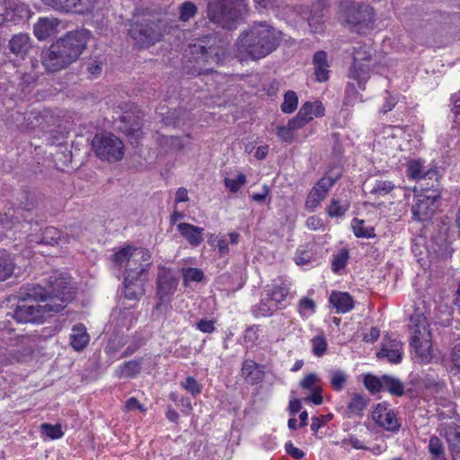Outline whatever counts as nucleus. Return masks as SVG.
I'll return each mask as SVG.
<instances>
[{
    "instance_id": "obj_6",
    "label": "nucleus",
    "mask_w": 460,
    "mask_h": 460,
    "mask_svg": "<svg viewBox=\"0 0 460 460\" xmlns=\"http://www.w3.org/2000/svg\"><path fill=\"white\" fill-rule=\"evenodd\" d=\"M375 65L376 59L373 58V49L370 46L364 44L354 48L353 63L349 71V77L358 82L359 90L366 89L365 84Z\"/></svg>"
},
{
    "instance_id": "obj_59",
    "label": "nucleus",
    "mask_w": 460,
    "mask_h": 460,
    "mask_svg": "<svg viewBox=\"0 0 460 460\" xmlns=\"http://www.w3.org/2000/svg\"><path fill=\"white\" fill-rule=\"evenodd\" d=\"M302 107H306V113L304 115L307 117V119L310 121L313 119L314 116L319 117L323 116L324 112V108L320 102H306L303 104Z\"/></svg>"
},
{
    "instance_id": "obj_64",
    "label": "nucleus",
    "mask_w": 460,
    "mask_h": 460,
    "mask_svg": "<svg viewBox=\"0 0 460 460\" xmlns=\"http://www.w3.org/2000/svg\"><path fill=\"white\" fill-rule=\"evenodd\" d=\"M136 318L133 312L128 309L120 310L119 321L123 327L128 330L132 326Z\"/></svg>"
},
{
    "instance_id": "obj_54",
    "label": "nucleus",
    "mask_w": 460,
    "mask_h": 460,
    "mask_svg": "<svg viewBox=\"0 0 460 460\" xmlns=\"http://www.w3.org/2000/svg\"><path fill=\"white\" fill-rule=\"evenodd\" d=\"M311 344H312V351L314 356L320 358L325 354V352L327 350L328 343L323 335L314 336L311 340Z\"/></svg>"
},
{
    "instance_id": "obj_21",
    "label": "nucleus",
    "mask_w": 460,
    "mask_h": 460,
    "mask_svg": "<svg viewBox=\"0 0 460 460\" xmlns=\"http://www.w3.org/2000/svg\"><path fill=\"white\" fill-rule=\"evenodd\" d=\"M33 43L28 33L20 32L11 37L7 48L15 58L23 60L33 49Z\"/></svg>"
},
{
    "instance_id": "obj_25",
    "label": "nucleus",
    "mask_w": 460,
    "mask_h": 460,
    "mask_svg": "<svg viewBox=\"0 0 460 460\" xmlns=\"http://www.w3.org/2000/svg\"><path fill=\"white\" fill-rule=\"evenodd\" d=\"M241 374L249 385L261 383L264 378V372L261 366L252 359H245L243 363Z\"/></svg>"
},
{
    "instance_id": "obj_5",
    "label": "nucleus",
    "mask_w": 460,
    "mask_h": 460,
    "mask_svg": "<svg viewBox=\"0 0 460 460\" xmlns=\"http://www.w3.org/2000/svg\"><path fill=\"white\" fill-rule=\"evenodd\" d=\"M245 6L244 0H208L207 16L217 26L233 30L242 18Z\"/></svg>"
},
{
    "instance_id": "obj_62",
    "label": "nucleus",
    "mask_w": 460,
    "mask_h": 460,
    "mask_svg": "<svg viewBox=\"0 0 460 460\" xmlns=\"http://www.w3.org/2000/svg\"><path fill=\"white\" fill-rule=\"evenodd\" d=\"M319 382H320V379L317 376V375L311 373V374L305 376L301 380L300 385L302 388L311 391V390L320 387V385H318Z\"/></svg>"
},
{
    "instance_id": "obj_52",
    "label": "nucleus",
    "mask_w": 460,
    "mask_h": 460,
    "mask_svg": "<svg viewBox=\"0 0 460 460\" xmlns=\"http://www.w3.org/2000/svg\"><path fill=\"white\" fill-rule=\"evenodd\" d=\"M315 302L308 297H302L298 302V312L303 318H309L315 313Z\"/></svg>"
},
{
    "instance_id": "obj_61",
    "label": "nucleus",
    "mask_w": 460,
    "mask_h": 460,
    "mask_svg": "<svg viewBox=\"0 0 460 460\" xmlns=\"http://www.w3.org/2000/svg\"><path fill=\"white\" fill-rule=\"evenodd\" d=\"M181 386L194 397L199 394L202 390V385L192 376H188Z\"/></svg>"
},
{
    "instance_id": "obj_2",
    "label": "nucleus",
    "mask_w": 460,
    "mask_h": 460,
    "mask_svg": "<svg viewBox=\"0 0 460 460\" xmlns=\"http://www.w3.org/2000/svg\"><path fill=\"white\" fill-rule=\"evenodd\" d=\"M23 206L21 208H9L4 214H0V226L4 228H11L15 223H20L18 215L23 217L22 223V228L23 233L26 234V241L30 245L32 244H46V245H56L62 242H67L62 233L53 226L46 227L40 234L38 233L39 225L37 222H32L31 219H28V216L23 215V212L29 213L35 207V200L32 195L25 193V202H22Z\"/></svg>"
},
{
    "instance_id": "obj_55",
    "label": "nucleus",
    "mask_w": 460,
    "mask_h": 460,
    "mask_svg": "<svg viewBox=\"0 0 460 460\" xmlns=\"http://www.w3.org/2000/svg\"><path fill=\"white\" fill-rule=\"evenodd\" d=\"M40 431L42 435H45L51 439H58L64 436L61 426L58 424L52 425L49 423H43L40 425Z\"/></svg>"
},
{
    "instance_id": "obj_30",
    "label": "nucleus",
    "mask_w": 460,
    "mask_h": 460,
    "mask_svg": "<svg viewBox=\"0 0 460 460\" xmlns=\"http://www.w3.org/2000/svg\"><path fill=\"white\" fill-rule=\"evenodd\" d=\"M90 336L83 323L73 326L70 334V345L76 351L83 350L89 343Z\"/></svg>"
},
{
    "instance_id": "obj_24",
    "label": "nucleus",
    "mask_w": 460,
    "mask_h": 460,
    "mask_svg": "<svg viewBox=\"0 0 460 460\" xmlns=\"http://www.w3.org/2000/svg\"><path fill=\"white\" fill-rule=\"evenodd\" d=\"M411 343H418L420 341L429 339V332H427V319L422 314H415L411 316Z\"/></svg>"
},
{
    "instance_id": "obj_48",
    "label": "nucleus",
    "mask_w": 460,
    "mask_h": 460,
    "mask_svg": "<svg viewBox=\"0 0 460 460\" xmlns=\"http://www.w3.org/2000/svg\"><path fill=\"white\" fill-rule=\"evenodd\" d=\"M349 208V203L348 201L341 202L337 199H332L330 205L327 208V213L331 217H341Z\"/></svg>"
},
{
    "instance_id": "obj_36",
    "label": "nucleus",
    "mask_w": 460,
    "mask_h": 460,
    "mask_svg": "<svg viewBox=\"0 0 460 460\" xmlns=\"http://www.w3.org/2000/svg\"><path fill=\"white\" fill-rule=\"evenodd\" d=\"M142 358L133 359L121 364L116 370L119 377L132 378L137 376L141 370Z\"/></svg>"
},
{
    "instance_id": "obj_8",
    "label": "nucleus",
    "mask_w": 460,
    "mask_h": 460,
    "mask_svg": "<svg viewBox=\"0 0 460 460\" xmlns=\"http://www.w3.org/2000/svg\"><path fill=\"white\" fill-rule=\"evenodd\" d=\"M92 146L100 159L110 163L119 161L124 155L123 142L111 133L96 134Z\"/></svg>"
},
{
    "instance_id": "obj_4",
    "label": "nucleus",
    "mask_w": 460,
    "mask_h": 460,
    "mask_svg": "<svg viewBox=\"0 0 460 460\" xmlns=\"http://www.w3.org/2000/svg\"><path fill=\"white\" fill-rule=\"evenodd\" d=\"M13 310L7 304L0 305V353L6 358L9 362L20 361L29 353L25 347L27 338L20 335H13L12 314Z\"/></svg>"
},
{
    "instance_id": "obj_56",
    "label": "nucleus",
    "mask_w": 460,
    "mask_h": 460,
    "mask_svg": "<svg viewBox=\"0 0 460 460\" xmlns=\"http://www.w3.org/2000/svg\"><path fill=\"white\" fill-rule=\"evenodd\" d=\"M224 182L231 192L235 193L246 183V177L243 173H239L235 178H225Z\"/></svg>"
},
{
    "instance_id": "obj_46",
    "label": "nucleus",
    "mask_w": 460,
    "mask_h": 460,
    "mask_svg": "<svg viewBox=\"0 0 460 460\" xmlns=\"http://www.w3.org/2000/svg\"><path fill=\"white\" fill-rule=\"evenodd\" d=\"M151 265L150 259H140L139 261H135L132 263V270H128L125 268L126 276H129L131 273L137 275V279H146V271L149 266Z\"/></svg>"
},
{
    "instance_id": "obj_13",
    "label": "nucleus",
    "mask_w": 460,
    "mask_h": 460,
    "mask_svg": "<svg viewBox=\"0 0 460 460\" xmlns=\"http://www.w3.org/2000/svg\"><path fill=\"white\" fill-rule=\"evenodd\" d=\"M438 198L439 194L435 190L431 194L424 193L415 196L414 203L411 208L412 218L419 222L429 221L437 210Z\"/></svg>"
},
{
    "instance_id": "obj_7",
    "label": "nucleus",
    "mask_w": 460,
    "mask_h": 460,
    "mask_svg": "<svg viewBox=\"0 0 460 460\" xmlns=\"http://www.w3.org/2000/svg\"><path fill=\"white\" fill-rule=\"evenodd\" d=\"M46 290L44 300L51 304L66 305L74 298V288L70 279L63 273L52 272L47 280V286L42 287Z\"/></svg>"
},
{
    "instance_id": "obj_51",
    "label": "nucleus",
    "mask_w": 460,
    "mask_h": 460,
    "mask_svg": "<svg viewBox=\"0 0 460 460\" xmlns=\"http://www.w3.org/2000/svg\"><path fill=\"white\" fill-rule=\"evenodd\" d=\"M364 385L371 393L376 394L383 391V376L377 377L372 374H367L364 377Z\"/></svg>"
},
{
    "instance_id": "obj_15",
    "label": "nucleus",
    "mask_w": 460,
    "mask_h": 460,
    "mask_svg": "<svg viewBox=\"0 0 460 460\" xmlns=\"http://www.w3.org/2000/svg\"><path fill=\"white\" fill-rule=\"evenodd\" d=\"M128 33L140 48L154 45L162 36L160 29L155 22H136L130 26Z\"/></svg>"
},
{
    "instance_id": "obj_63",
    "label": "nucleus",
    "mask_w": 460,
    "mask_h": 460,
    "mask_svg": "<svg viewBox=\"0 0 460 460\" xmlns=\"http://www.w3.org/2000/svg\"><path fill=\"white\" fill-rule=\"evenodd\" d=\"M86 71L93 76L99 75L102 70V59H90L85 63Z\"/></svg>"
},
{
    "instance_id": "obj_14",
    "label": "nucleus",
    "mask_w": 460,
    "mask_h": 460,
    "mask_svg": "<svg viewBox=\"0 0 460 460\" xmlns=\"http://www.w3.org/2000/svg\"><path fill=\"white\" fill-rule=\"evenodd\" d=\"M41 2L54 11L65 14L92 13L97 4V0H41Z\"/></svg>"
},
{
    "instance_id": "obj_40",
    "label": "nucleus",
    "mask_w": 460,
    "mask_h": 460,
    "mask_svg": "<svg viewBox=\"0 0 460 460\" xmlns=\"http://www.w3.org/2000/svg\"><path fill=\"white\" fill-rule=\"evenodd\" d=\"M280 307L277 305V303L272 302L270 297L263 298L261 302L256 305L253 308V314L259 316H270Z\"/></svg>"
},
{
    "instance_id": "obj_10",
    "label": "nucleus",
    "mask_w": 460,
    "mask_h": 460,
    "mask_svg": "<svg viewBox=\"0 0 460 460\" xmlns=\"http://www.w3.org/2000/svg\"><path fill=\"white\" fill-rule=\"evenodd\" d=\"M189 62L193 63L192 66L186 65L185 68L188 73L193 75H199L208 73L211 71L210 68L204 66L205 64L208 63L210 59H217V53L212 47H205L200 44H194L189 48Z\"/></svg>"
},
{
    "instance_id": "obj_29",
    "label": "nucleus",
    "mask_w": 460,
    "mask_h": 460,
    "mask_svg": "<svg viewBox=\"0 0 460 460\" xmlns=\"http://www.w3.org/2000/svg\"><path fill=\"white\" fill-rule=\"evenodd\" d=\"M327 3L328 0H315L312 5L307 20L312 31L314 33L320 32L323 30V10Z\"/></svg>"
},
{
    "instance_id": "obj_23",
    "label": "nucleus",
    "mask_w": 460,
    "mask_h": 460,
    "mask_svg": "<svg viewBox=\"0 0 460 460\" xmlns=\"http://www.w3.org/2000/svg\"><path fill=\"white\" fill-rule=\"evenodd\" d=\"M60 21L55 17H40L33 26V32L39 40H45L58 32Z\"/></svg>"
},
{
    "instance_id": "obj_26",
    "label": "nucleus",
    "mask_w": 460,
    "mask_h": 460,
    "mask_svg": "<svg viewBox=\"0 0 460 460\" xmlns=\"http://www.w3.org/2000/svg\"><path fill=\"white\" fill-rule=\"evenodd\" d=\"M329 303L335 308L337 314H346L354 308L353 297L348 292L332 291Z\"/></svg>"
},
{
    "instance_id": "obj_31",
    "label": "nucleus",
    "mask_w": 460,
    "mask_h": 460,
    "mask_svg": "<svg viewBox=\"0 0 460 460\" xmlns=\"http://www.w3.org/2000/svg\"><path fill=\"white\" fill-rule=\"evenodd\" d=\"M146 279H137V275L130 274L129 276H125L124 278V286L125 291L124 295L127 299L129 300H137L139 299L142 294V286Z\"/></svg>"
},
{
    "instance_id": "obj_16",
    "label": "nucleus",
    "mask_w": 460,
    "mask_h": 460,
    "mask_svg": "<svg viewBox=\"0 0 460 460\" xmlns=\"http://www.w3.org/2000/svg\"><path fill=\"white\" fill-rule=\"evenodd\" d=\"M73 62L58 40L50 45L42 57V65L49 72L64 69Z\"/></svg>"
},
{
    "instance_id": "obj_43",
    "label": "nucleus",
    "mask_w": 460,
    "mask_h": 460,
    "mask_svg": "<svg viewBox=\"0 0 460 460\" xmlns=\"http://www.w3.org/2000/svg\"><path fill=\"white\" fill-rule=\"evenodd\" d=\"M14 270V262L11 256L5 252H0V281H4L12 276Z\"/></svg>"
},
{
    "instance_id": "obj_50",
    "label": "nucleus",
    "mask_w": 460,
    "mask_h": 460,
    "mask_svg": "<svg viewBox=\"0 0 460 460\" xmlns=\"http://www.w3.org/2000/svg\"><path fill=\"white\" fill-rule=\"evenodd\" d=\"M198 13L195 4L190 1L183 2L179 6V20L181 22H188L193 18Z\"/></svg>"
},
{
    "instance_id": "obj_35",
    "label": "nucleus",
    "mask_w": 460,
    "mask_h": 460,
    "mask_svg": "<svg viewBox=\"0 0 460 460\" xmlns=\"http://www.w3.org/2000/svg\"><path fill=\"white\" fill-rule=\"evenodd\" d=\"M349 378V374L341 368H332L329 370L330 385L335 392L342 391Z\"/></svg>"
},
{
    "instance_id": "obj_11",
    "label": "nucleus",
    "mask_w": 460,
    "mask_h": 460,
    "mask_svg": "<svg viewBox=\"0 0 460 460\" xmlns=\"http://www.w3.org/2000/svg\"><path fill=\"white\" fill-rule=\"evenodd\" d=\"M344 21L353 27H357L358 32L365 29H370L374 21V10L367 4L352 3L344 9Z\"/></svg>"
},
{
    "instance_id": "obj_53",
    "label": "nucleus",
    "mask_w": 460,
    "mask_h": 460,
    "mask_svg": "<svg viewBox=\"0 0 460 460\" xmlns=\"http://www.w3.org/2000/svg\"><path fill=\"white\" fill-rule=\"evenodd\" d=\"M298 98L293 91H288L284 95V102L281 104V111L284 113H292L297 107Z\"/></svg>"
},
{
    "instance_id": "obj_57",
    "label": "nucleus",
    "mask_w": 460,
    "mask_h": 460,
    "mask_svg": "<svg viewBox=\"0 0 460 460\" xmlns=\"http://www.w3.org/2000/svg\"><path fill=\"white\" fill-rule=\"evenodd\" d=\"M182 276L184 284L189 282H200L204 278V273L201 270L197 268L182 269Z\"/></svg>"
},
{
    "instance_id": "obj_19",
    "label": "nucleus",
    "mask_w": 460,
    "mask_h": 460,
    "mask_svg": "<svg viewBox=\"0 0 460 460\" xmlns=\"http://www.w3.org/2000/svg\"><path fill=\"white\" fill-rule=\"evenodd\" d=\"M140 259H151L149 251L143 248H135L132 245L119 248L111 256V261L115 266L119 268L125 266L128 270H132V263Z\"/></svg>"
},
{
    "instance_id": "obj_12",
    "label": "nucleus",
    "mask_w": 460,
    "mask_h": 460,
    "mask_svg": "<svg viewBox=\"0 0 460 460\" xmlns=\"http://www.w3.org/2000/svg\"><path fill=\"white\" fill-rule=\"evenodd\" d=\"M90 31L86 29H79L68 31L63 38L58 40L68 57L75 61L83 53L90 39Z\"/></svg>"
},
{
    "instance_id": "obj_38",
    "label": "nucleus",
    "mask_w": 460,
    "mask_h": 460,
    "mask_svg": "<svg viewBox=\"0 0 460 460\" xmlns=\"http://www.w3.org/2000/svg\"><path fill=\"white\" fill-rule=\"evenodd\" d=\"M369 399L363 394L354 393L347 409L350 414L360 416L368 404Z\"/></svg>"
},
{
    "instance_id": "obj_17",
    "label": "nucleus",
    "mask_w": 460,
    "mask_h": 460,
    "mask_svg": "<svg viewBox=\"0 0 460 460\" xmlns=\"http://www.w3.org/2000/svg\"><path fill=\"white\" fill-rule=\"evenodd\" d=\"M373 420L384 429L396 433L401 428V422L395 411L385 402L377 403L372 411Z\"/></svg>"
},
{
    "instance_id": "obj_3",
    "label": "nucleus",
    "mask_w": 460,
    "mask_h": 460,
    "mask_svg": "<svg viewBox=\"0 0 460 460\" xmlns=\"http://www.w3.org/2000/svg\"><path fill=\"white\" fill-rule=\"evenodd\" d=\"M279 42V32L266 22H254L240 34L237 48L240 54L258 60L273 52Z\"/></svg>"
},
{
    "instance_id": "obj_58",
    "label": "nucleus",
    "mask_w": 460,
    "mask_h": 460,
    "mask_svg": "<svg viewBox=\"0 0 460 460\" xmlns=\"http://www.w3.org/2000/svg\"><path fill=\"white\" fill-rule=\"evenodd\" d=\"M349 260V252L347 250H341L338 254L333 256L332 269L334 272H339L341 270L344 269L348 263Z\"/></svg>"
},
{
    "instance_id": "obj_27",
    "label": "nucleus",
    "mask_w": 460,
    "mask_h": 460,
    "mask_svg": "<svg viewBox=\"0 0 460 460\" xmlns=\"http://www.w3.org/2000/svg\"><path fill=\"white\" fill-rule=\"evenodd\" d=\"M177 229L192 247H198L204 240V228L202 227L189 223H180Z\"/></svg>"
},
{
    "instance_id": "obj_28",
    "label": "nucleus",
    "mask_w": 460,
    "mask_h": 460,
    "mask_svg": "<svg viewBox=\"0 0 460 460\" xmlns=\"http://www.w3.org/2000/svg\"><path fill=\"white\" fill-rule=\"evenodd\" d=\"M379 358H387L391 363H400L402 356V345L401 342L394 340L388 341L383 344L382 349L376 353Z\"/></svg>"
},
{
    "instance_id": "obj_39",
    "label": "nucleus",
    "mask_w": 460,
    "mask_h": 460,
    "mask_svg": "<svg viewBox=\"0 0 460 460\" xmlns=\"http://www.w3.org/2000/svg\"><path fill=\"white\" fill-rule=\"evenodd\" d=\"M397 188L398 187L389 180L378 179L370 185L369 193L377 196H385Z\"/></svg>"
},
{
    "instance_id": "obj_41",
    "label": "nucleus",
    "mask_w": 460,
    "mask_h": 460,
    "mask_svg": "<svg viewBox=\"0 0 460 460\" xmlns=\"http://www.w3.org/2000/svg\"><path fill=\"white\" fill-rule=\"evenodd\" d=\"M428 448L432 460H447L442 441L439 438L432 436L429 438Z\"/></svg>"
},
{
    "instance_id": "obj_1",
    "label": "nucleus",
    "mask_w": 460,
    "mask_h": 460,
    "mask_svg": "<svg viewBox=\"0 0 460 460\" xmlns=\"http://www.w3.org/2000/svg\"><path fill=\"white\" fill-rule=\"evenodd\" d=\"M46 290L40 284H27L18 292V304L12 319L18 323H42L47 317L64 310L62 304L47 303Z\"/></svg>"
},
{
    "instance_id": "obj_60",
    "label": "nucleus",
    "mask_w": 460,
    "mask_h": 460,
    "mask_svg": "<svg viewBox=\"0 0 460 460\" xmlns=\"http://www.w3.org/2000/svg\"><path fill=\"white\" fill-rule=\"evenodd\" d=\"M306 107H301L296 116L288 121V124L293 130L298 129L309 122L307 117L304 116L306 113Z\"/></svg>"
},
{
    "instance_id": "obj_34",
    "label": "nucleus",
    "mask_w": 460,
    "mask_h": 460,
    "mask_svg": "<svg viewBox=\"0 0 460 460\" xmlns=\"http://www.w3.org/2000/svg\"><path fill=\"white\" fill-rule=\"evenodd\" d=\"M6 12H9V16H11L9 20L14 22L25 20L30 17V9L28 4L17 0L9 2Z\"/></svg>"
},
{
    "instance_id": "obj_45",
    "label": "nucleus",
    "mask_w": 460,
    "mask_h": 460,
    "mask_svg": "<svg viewBox=\"0 0 460 460\" xmlns=\"http://www.w3.org/2000/svg\"><path fill=\"white\" fill-rule=\"evenodd\" d=\"M364 220L354 218L351 222L354 234L358 238H373L376 236L373 227H365Z\"/></svg>"
},
{
    "instance_id": "obj_32",
    "label": "nucleus",
    "mask_w": 460,
    "mask_h": 460,
    "mask_svg": "<svg viewBox=\"0 0 460 460\" xmlns=\"http://www.w3.org/2000/svg\"><path fill=\"white\" fill-rule=\"evenodd\" d=\"M157 141L161 146L168 147L173 151H182L190 145V136H160Z\"/></svg>"
},
{
    "instance_id": "obj_22",
    "label": "nucleus",
    "mask_w": 460,
    "mask_h": 460,
    "mask_svg": "<svg viewBox=\"0 0 460 460\" xmlns=\"http://www.w3.org/2000/svg\"><path fill=\"white\" fill-rule=\"evenodd\" d=\"M440 434L447 439L453 460H460V427L455 422L444 424Z\"/></svg>"
},
{
    "instance_id": "obj_47",
    "label": "nucleus",
    "mask_w": 460,
    "mask_h": 460,
    "mask_svg": "<svg viewBox=\"0 0 460 460\" xmlns=\"http://www.w3.org/2000/svg\"><path fill=\"white\" fill-rule=\"evenodd\" d=\"M288 293L289 289L286 285L273 284L268 296L272 302L277 303V305L279 306L285 301Z\"/></svg>"
},
{
    "instance_id": "obj_49",
    "label": "nucleus",
    "mask_w": 460,
    "mask_h": 460,
    "mask_svg": "<svg viewBox=\"0 0 460 460\" xmlns=\"http://www.w3.org/2000/svg\"><path fill=\"white\" fill-rule=\"evenodd\" d=\"M411 346L415 350L416 355L423 362H429L431 358L430 354V342L429 339L419 341L418 343H411Z\"/></svg>"
},
{
    "instance_id": "obj_44",
    "label": "nucleus",
    "mask_w": 460,
    "mask_h": 460,
    "mask_svg": "<svg viewBox=\"0 0 460 460\" xmlns=\"http://www.w3.org/2000/svg\"><path fill=\"white\" fill-rule=\"evenodd\" d=\"M424 172V162L422 160H411L407 164V176L416 181H420Z\"/></svg>"
},
{
    "instance_id": "obj_18",
    "label": "nucleus",
    "mask_w": 460,
    "mask_h": 460,
    "mask_svg": "<svg viewBox=\"0 0 460 460\" xmlns=\"http://www.w3.org/2000/svg\"><path fill=\"white\" fill-rule=\"evenodd\" d=\"M143 112L139 110L128 111L121 116L119 129L133 141H138L143 137Z\"/></svg>"
},
{
    "instance_id": "obj_33",
    "label": "nucleus",
    "mask_w": 460,
    "mask_h": 460,
    "mask_svg": "<svg viewBox=\"0 0 460 460\" xmlns=\"http://www.w3.org/2000/svg\"><path fill=\"white\" fill-rule=\"evenodd\" d=\"M314 75L318 82H325L329 78V64L326 52L317 51L313 59Z\"/></svg>"
},
{
    "instance_id": "obj_37",
    "label": "nucleus",
    "mask_w": 460,
    "mask_h": 460,
    "mask_svg": "<svg viewBox=\"0 0 460 460\" xmlns=\"http://www.w3.org/2000/svg\"><path fill=\"white\" fill-rule=\"evenodd\" d=\"M383 390L394 396H402L405 393V386L400 379L389 375H383Z\"/></svg>"
},
{
    "instance_id": "obj_9",
    "label": "nucleus",
    "mask_w": 460,
    "mask_h": 460,
    "mask_svg": "<svg viewBox=\"0 0 460 460\" xmlns=\"http://www.w3.org/2000/svg\"><path fill=\"white\" fill-rule=\"evenodd\" d=\"M341 175V169L335 166L332 172H327L312 188L305 200V208L311 210L316 208L326 198L329 190L338 181Z\"/></svg>"
},
{
    "instance_id": "obj_42",
    "label": "nucleus",
    "mask_w": 460,
    "mask_h": 460,
    "mask_svg": "<svg viewBox=\"0 0 460 460\" xmlns=\"http://www.w3.org/2000/svg\"><path fill=\"white\" fill-rule=\"evenodd\" d=\"M186 115V111L181 108L168 111L163 117V121L165 125L179 127L181 124L184 123V117Z\"/></svg>"
},
{
    "instance_id": "obj_20",
    "label": "nucleus",
    "mask_w": 460,
    "mask_h": 460,
    "mask_svg": "<svg viewBox=\"0 0 460 460\" xmlns=\"http://www.w3.org/2000/svg\"><path fill=\"white\" fill-rule=\"evenodd\" d=\"M156 285L158 298L161 303H163L175 292L178 286V280L170 269L160 267Z\"/></svg>"
}]
</instances>
